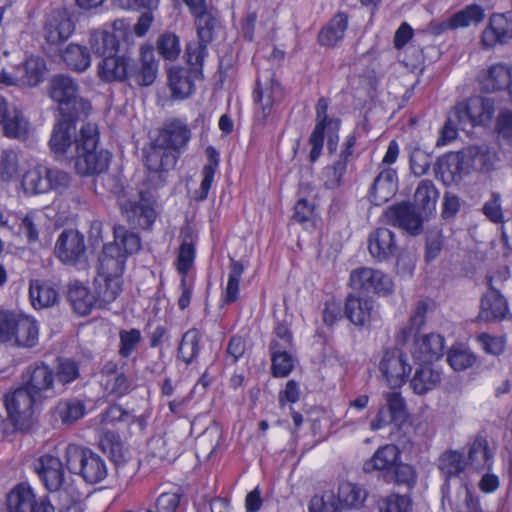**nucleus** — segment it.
<instances>
[{"instance_id":"nucleus-3","label":"nucleus","mask_w":512,"mask_h":512,"mask_svg":"<svg viewBox=\"0 0 512 512\" xmlns=\"http://www.w3.org/2000/svg\"><path fill=\"white\" fill-rule=\"evenodd\" d=\"M99 140L96 125L87 123L80 129L75 154H70L74 160V168L80 176L99 175L107 171L111 154L107 150H97Z\"/></svg>"},{"instance_id":"nucleus-2","label":"nucleus","mask_w":512,"mask_h":512,"mask_svg":"<svg viewBox=\"0 0 512 512\" xmlns=\"http://www.w3.org/2000/svg\"><path fill=\"white\" fill-rule=\"evenodd\" d=\"M114 241L103 246L99 257L98 275L121 280L127 257L141 248L139 235L123 225L113 227Z\"/></svg>"},{"instance_id":"nucleus-43","label":"nucleus","mask_w":512,"mask_h":512,"mask_svg":"<svg viewBox=\"0 0 512 512\" xmlns=\"http://www.w3.org/2000/svg\"><path fill=\"white\" fill-rule=\"evenodd\" d=\"M89 45L96 56L105 58L116 54L119 48V40L114 33L108 30H92L89 37Z\"/></svg>"},{"instance_id":"nucleus-63","label":"nucleus","mask_w":512,"mask_h":512,"mask_svg":"<svg viewBox=\"0 0 512 512\" xmlns=\"http://www.w3.org/2000/svg\"><path fill=\"white\" fill-rule=\"evenodd\" d=\"M309 512H341L339 499L331 491L315 495L309 504Z\"/></svg>"},{"instance_id":"nucleus-24","label":"nucleus","mask_w":512,"mask_h":512,"mask_svg":"<svg viewBox=\"0 0 512 512\" xmlns=\"http://www.w3.org/2000/svg\"><path fill=\"white\" fill-rule=\"evenodd\" d=\"M367 243L370 255L378 262L391 259L398 251L396 235L386 227L373 230L368 236Z\"/></svg>"},{"instance_id":"nucleus-28","label":"nucleus","mask_w":512,"mask_h":512,"mask_svg":"<svg viewBox=\"0 0 512 512\" xmlns=\"http://www.w3.org/2000/svg\"><path fill=\"white\" fill-rule=\"evenodd\" d=\"M373 310V300L368 295L357 292L349 293L345 301V316L351 323L362 327L370 322Z\"/></svg>"},{"instance_id":"nucleus-26","label":"nucleus","mask_w":512,"mask_h":512,"mask_svg":"<svg viewBox=\"0 0 512 512\" xmlns=\"http://www.w3.org/2000/svg\"><path fill=\"white\" fill-rule=\"evenodd\" d=\"M401 451L394 444L379 447L374 454L363 463L365 473L381 472L383 478L400 462Z\"/></svg>"},{"instance_id":"nucleus-11","label":"nucleus","mask_w":512,"mask_h":512,"mask_svg":"<svg viewBox=\"0 0 512 512\" xmlns=\"http://www.w3.org/2000/svg\"><path fill=\"white\" fill-rule=\"evenodd\" d=\"M186 62L189 67L174 66L168 70V86L171 90L172 97L175 99H186L195 91V80L201 79L203 76V62H196L195 58Z\"/></svg>"},{"instance_id":"nucleus-54","label":"nucleus","mask_w":512,"mask_h":512,"mask_svg":"<svg viewBox=\"0 0 512 512\" xmlns=\"http://www.w3.org/2000/svg\"><path fill=\"white\" fill-rule=\"evenodd\" d=\"M80 377L79 363L71 358H58L54 372L55 381L66 386Z\"/></svg>"},{"instance_id":"nucleus-17","label":"nucleus","mask_w":512,"mask_h":512,"mask_svg":"<svg viewBox=\"0 0 512 512\" xmlns=\"http://www.w3.org/2000/svg\"><path fill=\"white\" fill-rule=\"evenodd\" d=\"M384 217L388 224L404 230L410 236L416 237L423 232L425 217L410 202H400L388 207Z\"/></svg>"},{"instance_id":"nucleus-9","label":"nucleus","mask_w":512,"mask_h":512,"mask_svg":"<svg viewBox=\"0 0 512 512\" xmlns=\"http://www.w3.org/2000/svg\"><path fill=\"white\" fill-rule=\"evenodd\" d=\"M194 17L198 39L187 44L185 57L189 60L194 57L199 63V61H204L208 54L207 45L213 41L215 30L220 27V20L217 11L212 9Z\"/></svg>"},{"instance_id":"nucleus-56","label":"nucleus","mask_w":512,"mask_h":512,"mask_svg":"<svg viewBox=\"0 0 512 512\" xmlns=\"http://www.w3.org/2000/svg\"><path fill=\"white\" fill-rule=\"evenodd\" d=\"M411 496L406 494L392 493L378 501L379 512H412Z\"/></svg>"},{"instance_id":"nucleus-5","label":"nucleus","mask_w":512,"mask_h":512,"mask_svg":"<svg viewBox=\"0 0 512 512\" xmlns=\"http://www.w3.org/2000/svg\"><path fill=\"white\" fill-rule=\"evenodd\" d=\"M50 97L58 103L59 115L87 116L91 106L79 96V85L70 76L54 75L49 83Z\"/></svg>"},{"instance_id":"nucleus-57","label":"nucleus","mask_w":512,"mask_h":512,"mask_svg":"<svg viewBox=\"0 0 512 512\" xmlns=\"http://www.w3.org/2000/svg\"><path fill=\"white\" fill-rule=\"evenodd\" d=\"M29 295L34 307L38 306L39 308H43L53 305L57 300L58 293L53 287L46 283H32L30 285Z\"/></svg>"},{"instance_id":"nucleus-35","label":"nucleus","mask_w":512,"mask_h":512,"mask_svg":"<svg viewBox=\"0 0 512 512\" xmlns=\"http://www.w3.org/2000/svg\"><path fill=\"white\" fill-rule=\"evenodd\" d=\"M512 79L511 68L502 63L490 66L480 76L481 89L491 93L502 89H508Z\"/></svg>"},{"instance_id":"nucleus-33","label":"nucleus","mask_w":512,"mask_h":512,"mask_svg":"<svg viewBox=\"0 0 512 512\" xmlns=\"http://www.w3.org/2000/svg\"><path fill=\"white\" fill-rule=\"evenodd\" d=\"M12 333L10 344L15 346L31 348L38 342V326L31 317L16 314Z\"/></svg>"},{"instance_id":"nucleus-14","label":"nucleus","mask_w":512,"mask_h":512,"mask_svg":"<svg viewBox=\"0 0 512 512\" xmlns=\"http://www.w3.org/2000/svg\"><path fill=\"white\" fill-rule=\"evenodd\" d=\"M349 282L354 292L368 296L370 293L388 295L393 289V282L388 275L367 267L354 269L350 273Z\"/></svg>"},{"instance_id":"nucleus-25","label":"nucleus","mask_w":512,"mask_h":512,"mask_svg":"<svg viewBox=\"0 0 512 512\" xmlns=\"http://www.w3.org/2000/svg\"><path fill=\"white\" fill-rule=\"evenodd\" d=\"M489 289L483 294L477 319L485 322L501 321L508 312V304L500 291L493 287L492 277H487Z\"/></svg>"},{"instance_id":"nucleus-4","label":"nucleus","mask_w":512,"mask_h":512,"mask_svg":"<svg viewBox=\"0 0 512 512\" xmlns=\"http://www.w3.org/2000/svg\"><path fill=\"white\" fill-rule=\"evenodd\" d=\"M38 474L46 489L57 494L60 502L59 512H70L76 508L77 499L68 488H62L64 483V468L58 457L46 454L41 456L35 464Z\"/></svg>"},{"instance_id":"nucleus-23","label":"nucleus","mask_w":512,"mask_h":512,"mask_svg":"<svg viewBox=\"0 0 512 512\" xmlns=\"http://www.w3.org/2000/svg\"><path fill=\"white\" fill-rule=\"evenodd\" d=\"M445 340L438 333L421 334L413 341L411 354L419 363L432 364L443 356Z\"/></svg>"},{"instance_id":"nucleus-60","label":"nucleus","mask_w":512,"mask_h":512,"mask_svg":"<svg viewBox=\"0 0 512 512\" xmlns=\"http://www.w3.org/2000/svg\"><path fill=\"white\" fill-rule=\"evenodd\" d=\"M272 94V88H262L260 80H257L254 99L260 109V111L256 112V117L259 121H265L272 112L274 102Z\"/></svg>"},{"instance_id":"nucleus-50","label":"nucleus","mask_w":512,"mask_h":512,"mask_svg":"<svg viewBox=\"0 0 512 512\" xmlns=\"http://www.w3.org/2000/svg\"><path fill=\"white\" fill-rule=\"evenodd\" d=\"M62 59L69 69L77 72L85 71L91 63L87 47L74 43L66 47L62 54Z\"/></svg>"},{"instance_id":"nucleus-40","label":"nucleus","mask_w":512,"mask_h":512,"mask_svg":"<svg viewBox=\"0 0 512 512\" xmlns=\"http://www.w3.org/2000/svg\"><path fill=\"white\" fill-rule=\"evenodd\" d=\"M37 499L31 487L18 484L7 494V512H30Z\"/></svg>"},{"instance_id":"nucleus-46","label":"nucleus","mask_w":512,"mask_h":512,"mask_svg":"<svg viewBox=\"0 0 512 512\" xmlns=\"http://www.w3.org/2000/svg\"><path fill=\"white\" fill-rule=\"evenodd\" d=\"M384 480L387 483L411 491L417 485L418 473L413 465L400 461L394 469L387 474Z\"/></svg>"},{"instance_id":"nucleus-36","label":"nucleus","mask_w":512,"mask_h":512,"mask_svg":"<svg viewBox=\"0 0 512 512\" xmlns=\"http://www.w3.org/2000/svg\"><path fill=\"white\" fill-rule=\"evenodd\" d=\"M441 381V372L432 364L420 363L410 380V387L415 394L425 395L434 390Z\"/></svg>"},{"instance_id":"nucleus-10","label":"nucleus","mask_w":512,"mask_h":512,"mask_svg":"<svg viewBox=\"0 0 512 512\" xmlns=\"http://www.w3.org/2000/svg\"><path fill=\"white\" fill-rule=\"evenodd\" d=\"M82 117L59 115L48 142L50 152L56 160L70 159L68 152L73 146L76 149L79 139L76 134V124Z\"/></svg>"},{"instance_id":"nucleus-34","label":"nucleus","mask_w":512,"mask_h":512,"mask_svg":"<svg viewBox=\"0 0 512 512\" xmlns=\"http://www.w3.org/2000/svg\"><path fill=\"white\" fill-rule=\"evenodd\" d=\"M28 380L24 384L40 398L42 393L54 392V371L44 363L31 365L27 368Z\"/></svg>"},{"instance_id":"nucleus-6","label":"nucleus","mask_w":512,"mask_h":512,"mask_svg":"<svg viewBox=\"0 0 512 512\" xmlns=\"http://www.w3.org/2000/svg\"><path fill=\"white\" fill-rule=\"evenodd\" d=\"M65 458L67 469L80 475L87 483H99L108 474L104 459L90 448L69 444Z\"/></svg>"},{"instance_id":"nucleus-49","label":"nucleus","mask_w":512,"mask_h":512,"mask_svg":"<svg viewBox=\"0 0 512 512\" xmlns=\"http://www.w3.org/2000/svg\"><path fill=\"white\" fill-rule=\"evenodd\" d=\"M280 346L278 340H273L270 343L271 351V370L275 377H286L293 370V358L287 352V349H283Z\"/></svg>"},{"instance_id":"nucleus-51","label":"nucleus","mask_w":512,"mask_h":512,"mask_svg":"<svg viewBox=\"0 0 512 512\" xmlns=\"http://www.w3.org/2000/svg\"><path fill=\"white\" fill-rule=\"evenodd\" d=\"M54 414L63 424H72L84 416L85 404L77 398L61 400L56 405Z\"/></svg>"},{"instance_id":"nucleus-53","label":"nucleus","mask_w":512,"mask_h":512,"mask_svg":"<svg viewBox=\"0 0 512 512\" xmlns=\"http://www.w3.org/2000/svg\"><path fill=\"white\" fill-rule=\"evenodd\" d=\"M466 463L463 454L457 451H448L439 458L438 468L445 476L446 481L454 476H459L465 469Z\"/></svg>"},{"instance_id":"nucleus-31","label":"nucleus","mask_w":512,"mask_h":512,"mask_svg":"<svg viewBox=\"0 0 512 512\" xmlns=\"http://www.w3.org/2000/svg\"><path fill=\"white\" fill-rule=\"evenodd\" d=\"M428 311V303L426 300H418L409 318L408 324L400 329L396 335V342L399 345H406L410 339L415 340L419 337V331L426 323V314Z\"/></svg>"},{"instance_id":"nucleus-32","label":"nucleus","mask_w":512,"mask_h":512,"mask_svg":"<svg viewBox=\"0 0 512 512\" xmlns=\"http://www.w3.org/2000/svg\"><path fill=\"white\" fill-rule=\"evenodd\" d=\"M463 162L459 154L448 153L438 158L434 172L444 185L457 184L462 179Z\"/></svg>"},{"instance_id":"nucleus-21","label":"nucleus","mask_w":512,"mask_h":512,"mask_svg":"<svg viewBox=\"0 0 512 512\" xmlns=\"http://www.w3.org/2000/svg\"><path fill=\"white\" fill-rule=\"evenodd\" d=\"M484 17L483 8L477 4H471L454 13L446 20L430 23L429 30L433 35H440L447 30H456L468 27L472 23H480Z\"/></svg>"},{"instance_id":"nucleus-37","label":"nucleus","mask_w":512,"mask_h":512,"mask_svg":"<svg viewBox=\"0 0 512 512\" xmlns=\"http://www.w3.org/2000/svg\"><path fill=\"white\" fill-rule=\"evenodd\" d=\"M349 16L345 12H337L329 22L320 30L318 35L319 44L333 47L340 42L348 28Z\"/></svg>"},{"instance_id":"nucleus-1","label":"nucleus","mask_w":512,"mask_h":512,"mask_svg":"<svg viewBox=\"0 0 512 512\" xmlns=\"http://www.w3.org/2000/svg\"><path fill=\"white\" fill-rule=\"evenodd\" d=\"M191 135L189 126L182 119H168L149 148L143 151L145 166L161 183L164 174L174 169L180 155L187 150Z\"/></svg>"},{"instance_id":"nucleus-58","label":"nucleus","mask_w":512,"mask_h":512,"mask_svg":"<svg viewBox=\"0 0 512 512\" xmlns=\"http://www.w3.org/2000/svg\"><path fill=\"white\" fill-rule=\"evenodd\" d=\"M477 360V356L469 349L453 346L447 355V361L455 371H464L471 368Z\"/></svg>"},{"instance_id":"nucleus-52","label":"nucleus","mask_w":512,"mask_h":512,"mask_svg":"<svg viewBox=\"0 0 512 512\" xmlns=\"http://www.w3.org/2000/svg\"><path fill=\"white\" fill-rule=\"evenodd\" d=\"M245 270L241 261L230 259L228 281L222 297L224 304H231L238 300L240 279Z\"/></svg>"},{"instance_id":"nucleus-7","label":"nucleus","mask_w":512,"mask_h":512,"mask_svg":"<svg viewBox=\"0 0 512 512\" xmlns=\"http://www.w3.org/2000/svg\"><path fill=\"white\" fill-rule=\"evenodd\" d=\"M41 398L29 387L23 385L6 395L5 407L16 430L24 431L29 428L33 407Z\"/></svg>"},{"instance_id":"nucleus-38","label":"nucleus","mask_w":512,"mask_h":512,"mask_svg":"<svg viewBox=\"0 0 512 512\" xmlns=\"http://www.w3.org/2000/svg\"><path fill=\"white\" fill-rule=\"evenodd\" d=\"M438 191L431 180H422L419 182L414 193V202L412 205L417 212H421L426 218L436 210Z\"/></svg>"},{"instance_id":"nucleus-41","label":"nucleus","mask_w":512,"mask_h":512,"mask_svg":"<svg viewBox=\"0 0 512 512\" xmlns=\"http://www.w3.org/2000/svg\"><path fill=\"white\" fill-rule=\"evenodd\" d=\"M183 240L178 248V255L175 262L177 271L186 278L192 268L196 256L195 236L191 228L182 231Z\"/></svg>"},{"instance_id":"nucleus-13","label":"nucleus","mask_w":512,"mask_h":512,"mask_svg":"<svg viewBox=\"0 0 512 512\" xmlns=\"http://www.w3.org/2000/svg\"><path fill=\"white\" fill-rule=\"evenodd\" d=\"M157 75L158 60L151 46H141L137 59L129 57L126 84L130 87H149L155 82Z\"/></svg>"},{"instance_id":"nucleus-12","label":"nucleus","mask_w":512,"mask_h":512,"mask_svg":"<svg viewBox=\"0 0 512 512\" xmlns=\"http://www.w3.org/2000/svg\"><path fill=\"white\" fill-rule=\"evenodd\" d=\"M495 113V101L491 97L472 96L453 108V115L459 124H488Z\"/></svg>"},{"instance_id":"nucleus-27","label":"nucleus","mask_w":512,"mask_h":512,"mask_svg":"<svg viewBox=\"0 0 512 512\" xmlns=\"http://www.w3.org/2000/svg\"><path fill=\"white\" fill-rule=\"evenodd\" d=\"M398 190L397 173L392 168H385L376 176L369 191L372 204L379 206L390 200Z\"/></svg>"},{"instance_id":"nucleus-20","label":"nucleus","mask_w":512,"mask_h":512,"mask_svg":"<svg viewBox=\"0 0 512 512\" xmlns=\"http://www.w3.org/2000/svg\"><path fill=\"white\" fill-rule=\"evenodd\" d=\"M54 253L65 264L75 265L86 257V245L83 234L77 230H64L58 237Z\"/></svg>"},{"instance_id":"nucleus-64","label":"nucleus","mask_w":512,"mask_h":512,"mask_svg":"<svg viewBox=\"0 0 512 512\" xmlns=\"http://www.w3.org/2000/svg\"><path fill=\"white\" fill-rule=\"evenodd\" d=\"M497 137L508 145H512V110L502 109L495 122Z\"/></svg>"},{"instance_id":"nucleus-47","label":"nucleus","mask_w":512,"mask_h":512,"mask_svg":"<svg viewBox=\"0 0 512 512\" xmlns=\"http://www.w3.org/2000/svg\"><path fill=\"white\" fill-rule=\"evenodd\" d=\"M493 454L489 449L487 439L477 435L468 451V463L476 470L490 468Z\"/></svg>"},{"instance_id":"nucleus-15","label":"nucleus","mask_w":512,"mask_h":512,"mask_svg":"<svg viewBox=\"0 0 512 512\" xmlns=\"http://www.w3.org/2000/svg\"><path fill=\"white\" fill-rule=\"evenodd\" d=\"M386 404L379 408L370 422L372 431L380 430L388 425L401 429L408 420V412L404 398L398 392H388L385 395Z\"/></svg>"},{"instance_id":"nucleus-30","label":"nucleus","mask_w":512,"mask_h":512,"mask_svg":"<svg viewBox=\"0 0 512 512\" xmlns=\"http://www.w3.org/2000/svg\"><path fill=\"white\" fill-rule=\"evenodd\" d=\"M94 293L97 308L105 309L116 300L122 291V280L97 275L94 279Z\"/></svg>"},{"instance_id":"nucleus-39","label":"nucleus","mask_w":512,"mask_h":512,"mask_svg":"<svg viewBox=\"0 0 512 512\" xmlns=\"http://www.w3.org/2000/svg\"><path fill=\"white\" fill-rule=\"evenodd\" d=\"M21 86L34 87L40 84L47 71L46 62L39 56H30L17 67Z\"/></svg>"},{"instance_id":"nucleus-61","label":"nucleus","mask_w":512,"mask_h":512,"mask_svg":"<svg viewBox=\"0 0 512 512\" xmlns=\"http://www.w3.org/2000/svg\"><path fill=\"white\" fill-rule=\"evenodd\" d=\"M142 335L139 329L119 331V349L118 354L122 358H129L141 343Z\"/></svg>"},{"instance_id":"nucleus-48","label":"nucleus","mask_w":512,"mask_h":512,"mask_svg":"<svg viewBox=\"0 0 512 512\" xmlns=\"http://www.w3.org/2000/svg\"><path fill=\"white\" fill-rule=\"evenodd\" d=\"M202 334L196 328L187 330L181 338L177 349V356L185 364H191L199 355Z\"/></svg>"},{"instance_id":"nucleus-29","label":"nucleus","mask_w":512,"mask_h":512,"mask_svg":"<svg viewBox=\"0 0 512 512\" xmlns=\"http://www.w3.org/2000/svg\"><path fill=\"white\" fill-rule=\"evenodd\" d=\"M129 57L128 55L111 54L103 58L98 63L99 78L106 83H127Z\"/></svg>"},{"instance_id":"nucleus-59","label":"nucleus","mask_w":512,"mask_h":512,"mask_svg":"<svg viewBox=\"0 0 512 512\" xmlns=\"http://www.w3.org/2000/svg\"><path fill=\"white\" fill-rule=\"evenodd\" d=\"M157 50L166 60H176L181 52L179 37L171 32L160 35L157 39Z\"/></svg>"},{"instance_id":"nucleus-44","label":"nucleus","mask_w":512,"mask_h":512,"mask_svg":"<svg viewBox=\"0 0 512 512\" xmlns=\"http://www.w3.org/2000/svg\"><path fill=\"white\" fill-rule=\"evenodd\" d=\"M47 166L38 165L26 171L22 177L21 186L26 195L48 193Z\"/></svg>"},{"instance_id":"nucleus-22","label":"nucleus","mask_w":512,"mask_h":512,"mask_svg":"<svg viewBox=\"0 0 512 512\" xmlns=\"http://www.w3.org/2000/svg\"><path fill=\"white\" fill-rule=\"evenodd\" d=\"M512 39V12L491 15L488 26L483 30L481 42L485 48L505 44Z\"/></svg>"},{"instance_id":"nucleus-18","label":"nucleus","mask_w":512,"mask_h":512,"mask_svg":"<svg viewBox=\"0 0 512 512\" xmlns=\"http://www.w3.org/2000/svg\"><path fill=\"white\" fill-rule=\"evenodd\" d=\"M406 354L397 348L385 349L379 362V370L391 388H399L411 372Z\"/></svg>"},{"instance_id":"nucleus-19","label":"nucleus","mask_w":512,"mask_h":512,"mask_svg":"<svg viewBox=\"0 0 512 512\" xmlns=\"http://www.w3.org/2000/svg\"><path fill=\"white\" fill-rule=\"evenodd\" d=\"M327 110L328 100L321 97L316 104V125L309 136V144L311 145L309 160L311 163L316 162L322 153L325 130H335L340 127V120L337 118H330L327 114Z\"/></svg>"},{"instance_id":"nucleus-42","label":"nucleus","mask_w":512,"mask_h":512,"mask_svg":"<svg viewBox=\"0 0 512 512\" xmlns=\"http://www.w3.org/2000/svg\"><path fill=\"white\" fill-rule=\"evenodd\" d=\"M68 300L73 310L80 316H86L93 308H97L93 294L79 282L69 286Z\"/></svg>"},{"instance_id":"nucleus-16","label":"nucleus","mask_w":512,"mask_h":512,"mask_svg":"<svg viewBox=\"0 0 512 512\" xmlns=\"http://www.w3.org/2000/svg\"><path fill=\"white\" fill-rule=\"evenodd\" d=\"M75 15L78 12L72 7L53 10L46 17L44 37L53 45L65 42L75 30Z\"/></svg>"},{"instance_id":"nucleus-55","label":"nucleus","mask_w":512,"mask_h":512,"mask_svg":"<svg viewBox=\"0 0 512 512\" xmlns=\"http://www.w3.org/2000/svg\"><path fill=\"white\" fill-rule=\"evenodd\" d=\"M101 447L108 454L115 466H120L127 461V451L123 447L120 437L115 433L106 434L101 440Z\"/></svg>"},{"instance_id":"nucleus-62","label":"nucleus","mask_w":512,"mask_h":512,"mask_svg":"<svg viewBox=\"0 0 512 512\" xmlns=\"http://www.w3.org/2000/svg\"><path fill=\"white\" fill-rule=\"evenodd\" d=\"M339 504L344 503L347 507H359L366 498V492L351 483H345L339 487L338 496Z\"/></svg>"},{"instance_id":"nucleus-8","label":"nucleus","mask_w":512,"mask_h":512,"mask_svg":"<svg viewBox=\"0 0 512 512\" xmlns=\"http://www.w3.org/2000/svg\"><path fill=\"white\" fill-rule=\"evenodd\" d=\"M157 197L151 190H141L137 200H125L121 205L122 213L134 228L150 229L156 220Z\"/></svg>"},{"instance_id":"nucleus-45","label":"nucleus","mask_w":512,"mask_h":512,"mask_svg":"<svg viewBox=\"0 0 512 512\" xmlns=\"http://www.w3.org/2000/svg\"><path fill=\"white\" fill-rule=\"evenodd\" d=\"M208 163L202 169V181L199 189L195 191V199L204 201L211 188L216 169L219 165V152L213 147L208 146L205 150Z\"/></svg>"}]
</instances>
